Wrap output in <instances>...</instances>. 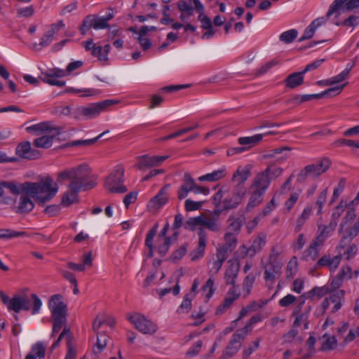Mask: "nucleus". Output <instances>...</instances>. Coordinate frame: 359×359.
I'll return each instance as SVG.
<instances>
[{"label":"nucleus","instance_id":"f257e3e1","mask_svg":"<svg viewBox=\"0 0 359 359\" xmlns=\"http://www.w3.org/2000/svg\"><path fill=\"white\" fill-rule=\"evenodd\" d=\"M359 7V0H334L326 13L325 16L318 18L312 21V22L305 29L302 36L299 39V41L311 39L315 34L316 30L325 25L327 19L332 15H335V18L346 11H351Z\"/></svg>","mask_w":359,"mask_h":359},{"label":"nucleus","instance_id":"f03ea898","mask_svg":"<svg viewBox=\"0 0 359 359\" xmlns=\"http://www.w3.org/2000/svg\"><path fill=\"white\" fill-rule=\"evenodd\" d=\"M57 190V185L50 177L37 182H28L27 194L34 198L39 205L50 201Z\"/></svg>","mask_w":359,"mask_h":359},{"label":"nucleus","instance_id":"7ed1b4c3","mask_svg":"<svg viewBox=\"0 0 359 359\" xmlns=\"http://www.w3.org/2000/svg\"><path fill=\"white\" fill-rule=\"evenodd\" d=\"M90 170L87 165H80L58 172L56 180L61 184L67 180H70L69 184L76 183L77 185L93 187L95 183L90 180Z\"/></svg>","mask_w":359,"mask_h":359},{"label":"nucleus","instance_id":"20e7f679","mask_svg":"<svg viewBox=\"0 0 359 359\" xmlns=\"http://www.w3.org/2000/svg\"><path fill=\"white\" fill-rule=\"evenodd\" d=\"M219 214V211H215L210 215L201 214L198 217H190L186 222L187 228L192 231L197 229L198 232L200 229L206 232L205 229H208L212 232L218 233L222 229Z\"/></svg>","mask_w":359,"mask_h":359},{"label":"nucleus","instance_id":"39448f33","mask_svg":"<svg viewBox=\"0 0 359 359\" xmlns=\"http://www.w3.org/2000/svg\"><path fill=\"white\" fill-rule=\"evenodd\" d=\"M331 161L327 158L317 160L306 165L297 175V182L303 183L307 178L316 180L325 173L330 167Z\"/></svg>","mask_w":359,"mask_h":359},{"label":"nucleus","instance_id":"423d86ee","mask_svg":"<svg viewBox=\"0 0 359 359\" xmlns=\"http://www.w3.org/2000/svg\"><path fill=\"white\" fill-rule=\"evenodd\" d=\"M118 103V101L114 100H105L102 102L89 104L87 106H81L76 108L73 111V116L76 119H92L97 117L101 112L113 104Z\"/></svg>","mask_w":359,"mask_h":359},{"label":"nucleus","instance_id":"0eeeda50","mask_svg":"<svg viewBox=\"0 0 359 359\" xmlns=\"http://www.w3.org/2000/svg\"><path fill=\"white\" fill-rule=\"evenodd\" d=\"M124 168L117 165L105 182V188L111 193H125L127 188L123 185Z\"/></svg>","mask_w":359,"mask_h":359},{"label":"nucleus","instance_id":"6e6552de","mask_svg":"<svg viewBox=\"0 0 359 359\" xmlns=\"http://www.w3.org/2000/svg\"><path fill=\"white\" fill-rule=\"evenodd\" d=\"M261 265L264 269L263 278L265 285L269 290H273L276 280L281 276L283 264H269L262 259Z\"/></svg>","mask_w":359,"mask_h":359},{"label":"nucleus","instance_id":"1a4fd4ad","mask_svg":"<svg viewBox=\"0 0 359 359\" xmlns=\"http://www.w3.org/2000/svg\"><path fill=\"white\" fill-rule=\"evenodd\" d=\"M345 291L343 290H334V291L326 297L321 303L318 311V314L323 315L325 313L330 305L332 304L333 306L331 309L332 313L338 311L341 306L342 302L344 300Z\"/></svg>","mask_w":359,"mask_h":359},{"label":"nucleus","instance_id":"9d476101","mask_svg":"<svg viewBox=\"0 0 359 359\" xmlns=\"http://www.w3.org/2000/svg\"><path fill=\"white\" fill-rule=\"evenodd\" d=\"M346 83L339 85L334 87L330 88L320 93L316 94H308V95H296L291 100H288L287 102H292L294 104H301L305 102L310 101L313 99H321L325 96H334L339 94Z\"/></svg>","mask_w":359,"mask_h":359},{"label":"nucleus","instance_id":"9b49d317","mask_svg":"<svg viewBox=\"0 0 359 359\" xmlns=\"http://www.w3.org/2000/svg\"><path fill=\"white\" fill-rule=\"evenodd\" d=\"M128 320L144 334H153L157 330L156 325L140 313H134L128 316Z\"/></svg>","mask_w":359,"mask_h":359},{"label":"nucleus","instance_id":"f8f14e48","mask_svg":"<svg viewBox=\"0 0 359 359\" xmlns=\"http://www.w3.org/2000/svg\"><path fill=\"white\" fill-rule=\"evenodd\" d=\"M304 301L300 302L294 309L292 316L295 317L292 327H297L300 325H304V330L309 329V318L311 311V306H306L303 308Z\"/></svg>","mask_w":359,"mask_h":359},{"label":"nucleus","instance_id":"ddd939ff","mask_svg":"<svg viewBox=\"0 0 359 359\" xmlns=\"http://www.w3.org/2000/svg\"><path fill=\"white\" fill-rule=\"evenodd\" d=\"M246 191V188L233 187L231 194L228 193L223 199L224 208L231 210L237 208L245 197Z\"/></svg>","mask_w":359,"mask_h":359},{"label":"nucleus","instance_id":"4468645a","mask_svg":"<svg viewBox=\"0 0 359 359\" xmlns=\"http://www.w3.org/2000/svg\"><path fill=\"white\" fill-rule=\"evenodd\" d=\"M65 27V25L62 20H59L56 23L51 24L49 29L40 39L39 43H35L33 45L34 48L36 50H40L43 48L49 46L53 41L54 34Z\"/></svg>","mask_w":359,"mask_h":359},{"label":"nucleus","instance_id":"2eb2a0df","mask_svg":"<svg viewBox=\"0 0 359 359\" xmlns=\"http://www.w3.org/2000/svg\"><path fill=\"white\" fill-rule=\"evenodd\" d=\"M48 306L53 318H65L67 306L62 301V295H53L49 301Z\"/></svg>","mask_w":359,"mask_h":359},{"label":"nucleus","instance_id":"dca6fc26","mask_svg":"<svg viewBox=\"0 0 359 359\" xmlns=\"http://www.w3.org/2000/svg\"><path fill=\"white\" fill-rule=\"evenodd\" d=\"M93 187H87L86 185H77L76 183L69 184L68 190L63 194L62 204L68 207L78 201V194L81 190H87Z\"/></svg>","mask_w":359,"mask_h":359},{"label":"nucleus","instance_id":"f3484780","mask_svg":"<svg viewBox=\"0 0 359 359\" xmlns=\"http://www.w3.org/2000/svg\"><path fill=\"white\" fill-rule=\"evenodd\" d=\"M170 184H165L158 194L148 203L147 207L150 212H155L161 208L168 202V191Z\"/></svg>","mask_w":359,"mask_h":359},{"label":"nucleus","instance_id":"a211bd4d","mask_svg":"<svg viewBox=\"0 0 359 359\" xmlns=\"http://www.w3.org/2000/svg\"><path fill=\"white\" fill-rule=\"evenodd\" d=\"M269 170V168H266L263 171L258 172L250 185V189L266 193L271 183Z\"/></svg>","mask_w":359,"mask_h":359},{"label":"nucleus","instance_id":"6ab92c4d","mask_svg":"<svg viewBox=\"0 0 359 359\" xmlns=\"http://www.w3.org/2000/svg\"><path fill=\"white\" fill-rule=\"evenodd\" d=\"M351 266L348 264H344L339 269L338 273L331 280L330 287L332 290L341 287L345 280L351 279Z\"/></svg>","mask_w":359,"mask_h":359},{"label":"nucleus","instance_id":"aec40b11","mask_svg":"<svg viewBox=\"0 0 359 359\" xmlns=\"http://www.w3.org/2000/svg\"><path fill=\"white\" fill-rule=\"evenodd\" d=\"M341 261V255H337L332 256L330 255H324L317 262L316 264L319 267H326L330 271H335Z\"/></svg>","mask_w":359,"mask_h":359},{"label":"nucleus","instance_id":"412c9836","mask_svg":"<svg viewBox=\"0 0 359 359\" xmlns=\"http://www.w3.org/2000/svg\"><path fill=\"white\" fill-rule=\"evenodd\" d=\"M240 296L241 293L237 291L236 286H231L227 292L222 304L217 307L216 313H223Z\"/></svg>","mask_w":359,"mask_h":359},{"label":"nucleus","instance_id":"4be33fe9","mask_svg":"<svg viewBox=\"0 0 359 359\" xmlns=\"http://www.w3.org/2000/svg\"><path fill=\"white\" fill-rule=\"evenodd\" d=\"M241 337L235 335H232L229 342L223 351L222 355L219 359H229L233 357L238 351L241 346L242 340Z\"/></svg>","mask_w":359,"mask_h":359},{"label":"nucleus","instance_id":"5701e85b","mask_svg":"<svg viewBox=\"0 0 359 359\" xmlns=\"http://www.w3.org/2000/svg\"><path fill=\"white\" fill-rule=\"evenodd\" d=\"M267 243V236L264 232L259 233L256 236L252 238V243L249 246L250 250V257H255L265 247Z\"/></svg>","mask_w":359,"mask_h":359},{"label":"nucleus","instance_id":"b1692460","mask_svg":"<svg viewBox=\"0 0 359 359\" xmlns=\"http://www.w3.org/2000/svg\"><path fill=\"white\" fill-rule=\"evenodd\" d=\"M250 166L249 165L245 167L239 166L232 176V181L236 183L233 187H241L245 188V183L250 177Z\"/></svg>","mask_w":359,"mask_h":359},{"label":"nucleus","instance_id":"393cba45","mask_svg":"<svg viewBox=\"0 0 359 359\" xmlns=\"http://www.w3.org/2000/svg\"><path fill=\"white\" fill-rule=\"evenodd\" d=\"M198 244L195 250L191 253V260L196 261L202 257L204 255L205 248L207 243V233L203 229L198 232Z\"/></svg>","mask_w":359,"mask_h":359},{"label":"nucleus","instance_id":"a878e982","mask_svg":"<svg viewBox=\"0 0 359 359\" xmlns=\"http://www.w3.org/2000/svg\"><path fill=\"white\" fill-rule=\"evenodd\" d=\"M31 197L26 193H23L20 196L16 206V212L20 214L28 213L34 209V203Z\"/></svg>","mask_w":359,"mask_h":359},{"label":"nucleus","instance_id":"bb28decb","mask_svg":"<svg viewBox=\"0 0 359 359\" xmlns=\"http://www.w3.org/2000/svg\"><path fill=\"white\" fill-rule=\"evenodd\" d=\"M229 266L224 273V280L227 285L236 286V279L239 271V263L233 261H229Z\"/></svg>","mask_w":359,"mask_h":359},{"label":"nucleus","instance_id":"cd10ccee","mask_svg":"<svg viewBox=\"0 0 359 359\" xmlns=\"http://www.w3.org/2000/svg\"><path fill=\"white\" fill-rule=\"evenodd\" d=\"M16 154L19 156L27 159H34L39 156L38 151L32 149L29 142L19 144L16 148Z\"/></svg>","mask_w":359,"mask_h":359},{"label":"nucleus","instance_id":"c85d7f7f","mask_svg":"<svg viewBox=\"0 0 359 359\" xmlns=\"http://www.w3.org/2000/svg\"><path fill=\"white\" fill-rule=\"evenodd\" d=\"M2 188H6L10 190L13 194H27L28 182L19 183L13 181H4L1 182Z\"/></svg>","mask_w":359,"mask_h":359},{"label":"nucleus","instance_id":"c756f323","mask_svg":"<svg viewBox=\"0 0 359 359\" xmlns=\"http://www.w3.org/2000/svg\"><path fill=\"white\" fill-rule=\"evenodd\" d=\"M59 135L60 131L56 128V131H53L52 133H48V135H43L34 140V145L39 148H50L53 145L54 138Z\"/></svg>","mask_w":359,"mask_h":359},{"label":"nucleus","instance_id":"7c9ffc66","mask_svg":"<svg viewBox=\"0 0 359 359\" xmlns=\"http://www.w3.org/2000/svg\"><path fill=\"white\" fill-rule=\"evenodd\" d=\"M83 47L86 51H90L91 55L98 59L100 61H106V57L104 56L102 53V47L101 46L96 45L93 39H89L82 43Z\"/></svg>","mask_w":359,"mask_h":359},{"label":"nucleus","instance_id":"2f4dec72","mask_svg":"<svg viewBox=\"0 0 359 359\" xmlns=\"http://www.w3.org/2000/svg\"><path fill=\"white\" fill-rule=\"evenodd\" d=\"M226 175V169L225 167H222L218 170H214L212 172L203 175L198 178L200 182H217L223 179Z\"/></svg>","mask_w":359,"mask_h":359},{"label":"nucleus","instance_id":"473e14b6","mask_svg":"<svg viewBox=\"0 0 359 359\" xmlns=\"http://www.w3.org/2000/svg\"><path fill=\"white\" fill-rule=\"evenodd\" d=\"M26 306L27 311L31 310L32 314L34 315L39 312L42 306V302L39 297L32 293L30 295H26Z\"/></svg>","mask_w":359,"mask_h":359},{"label":"nucleus","instance_id":"72a5a7b5","mask_svg":"<svg viewBox=\"0 0 359 359\" xmlns=\"http://www.w3.org/2000/svg\"><path fill=\"white\" fill-rule=\"evenodd\" d=\"M28 133H34V135H39L43 133H52L56 131V128L52 127L49 122H41L26 128Z\"/></svg>","mask_w":359,"mask_h":359},{"label":"nucleus","instance_id":"f704fd0d","mask_svg":"<svg viewBox=\"0 0 359 359\" xmlns=\"http://www.w3.org/2000/svg\"><path fill=\"white\" fill-rule=\"evenodd\" d=\"M250 196L248 199V203L246 206V210L248 211L251 210L256 206L259 205L263 201V196L265 193L262 192L260 191L250 189Z\"/></svg>","mask_w":359,"mask_h":359},{"label":"nucleus","instance_id":"c9c22d12","mask_svg":"<svg viewBox=\"0 0 359 359\" xmlns=\"http://www.w3.org/2000/svg\"><path fill=\"white\" fill-rule=\"evenodd\" d=\"M304 75L302 72H294L290 74L285 80V86L294 89L301 86L304 82Z\"/></svg>","mask_w":359,"mask_h":359},{"label":"nucleus","instance_id":"e433bc0d","mask_svg":"<svg viewBox=\"0 0 359 359\" xmlns=\"http://www.w3.org/2000/svg\"><path fill=\"white\" fill-rule=\"evenodd\" d=\"M26 295H15L11 298L10 310L19 313L20 311H27L26 306Z\"/></svg>","mask_w":359,"mask_h":359},{"label":"nucleus","instance_id":"4c0bfd02","mask_svg":"<svg viewBox=\"0 0 359 359\" xmlns=\"http://www.w3.org/2000/svg\"><path fill=\"white\" fill-rule=\"evenodd\" d=\"M339 233L341 235V242L346 240H353L359 233V222H355V224L351 227L347 224L344 230L339 231Z\"/></svg>","mask_w":359,"mask_h":359},{"label":"nucleus","instance_id":"58836bf2","mask_svg":"<svg viewBox=\"0 0 359 359\" xmlns=\"http://www.w3.org/2000/svg\"><path fill=\"white\" fill-rule=\"evenodd\" d=\"M331 290L327 286L323 287H314L312 290L304 294V297L307 299H320L325 295L329 294Z\"/></svg>","mask_w":359,"mask_h":359},{"label":"nucleus","instance_id":"ea45409f","mask_svg":"<svg viewBox=\"0 0 359 359\" xmlns=\"http://www.w3.org/2000/svg\"><path fill=\"white\" fill-rule=\"evenodd\" d=\"M264 135L257 134L251 137H242L238 140V143L248 148V150L251 147L257 144L263 139Z\"/></svg>","mask_w":359,"mask_h":359},{"label":"nucleus","instance_id":"a19ab883","mask_svg":"<svg viewBox=\"0 0 359 359\" xmlns=\"http://www.w3.org/2000/svg\"><path fill=\"white\" fill-rule=\"evenodd\" d=\"M321 245L312 241L309 248L304 252L303 257L305 260H315L319 255V247Z\"/></svg>","mask_w":359,"mask_h":359},{"label":"nucleus","instance_id":"79ce46f5","mask_svg":"<svg viewBox=\"0 0 359 359\" xmlns=\"http://www.w3.org/2000/svg\"><path fill=\"white\" fill-rule=\"evenodd\" d=\"M46 349L43 343L38 342L33 345L31 352L29 353L25 359H36L37 358H42L45 356Z\"/></svg>","mask_w":359,"mask_h":359},{"label":"nucleus","instance_id":"37998d69","mask_svg":"<svg viewBox=\"0 0 359 359\" xmlns=\"http://www.w3.org/2000/svg\"><path fill=\"white\" fill-rule=\"evenodd\" d=\"M283 247L279 244H276L273 245L269 252V257L266 263L269 264H282L280 262L278 259V257L283 253Z\"/></svg>","mask_w":359,"mask_h":359},{"label":"nucleus","instance_id":"c03bdc74","mask_svg":"<svg viewBox=\"0 0 359 359\" xmlns=\"http://www.w3.org/2000/svg\"><path fill=\"white\" fill-rule=\"evenodd\" d=\"M332 233L325 228V224H319L318 227L317 234L313 241L323 245L325 241L331 236Z\"/></svg>","mask_w":359,"mask_h":359},{"label":"nucleus","instance_id":"a18cd8bd","mask_svg":"<svg viewBox=\"0 0 359 359\" xmlns=\"http://www.w3.org/2000/svg\"><path fill=\"white\" fill-rule=\"evenodd\" d=\"M224 244L222 245V246L230 250V251H233L238 243L237 235L233 232L226 231L224 236Z\"/></svg>","mask_w":359,"mask_h":359},{"label":"nucleus","instance_id":"49530a36","mask_svg":"<svg viewBox=\"0 0 359 359\" xmlns=\"http://www.w3.org/2000/svg\"><path fill=\"white\" fill-rule=\"evenodd\" d=\"M95 19V15H88L83 18L82 24L79 27L82 35H85L90 28L93 27L94 29Z\"/></svg>","mask_w":359,"mask_h":359},{"label":"nucleus","instance_id":"de8ad7c7","mask_svg":"<svg viewBox=\"0 0 359 359\" xmlns=\"http://www.w3.org/2000/svg\"><path fill=\"white\" fill-rule=\"evenodd\" d=\"M311 211H312V206H311V205L306 206L303 210L301 215L297 218V219L296 221L295 231L297 232L299 231L302 229V226H304L306 221L309 217Z\"/></svg>","mask_w":359,"mask_h":359},{"label":"nucleus","instance_id":"09e8293b","mask_svg":"<svg viewBox=\"0 0 359 359\" xmlns=\"http://www.w3.org/2000/svg\"><path fill=\"white\" fill-rule=\"evenodd\" d=\"M228 222L229 223L226 231L233 232L236 235H238L242 227V221L239 218H235L233 215H231L228 218Z\"/></svg>","mask_w":359,"mask_h":359},{"label":"nucleus","instance_id":"8fccbe9b","mask_svg":"<svg viewBox=\"0 0 359 359\" xmlns=\"http://www.w3.org/2000/svg\"><path fill=\"white\" fill-rule=\"evenodd\" d=\"M255 281V276L253 273H250L245 278L242 287L243 297H247L250 294Z\"/></svg>","mask_w":359,"mask_h":359},{"label":"nucleus","instance_id":"3c124183","mask_svg":"<svg viewBox=\"0 0 359 359\" xmlns=\"http://www.w3.org/2000/svg\"><path fill=\"white\" fill-rule=\"evenodd\" d=\"M139 162L135 165L139 169L142 170L144 168H150L156 165V158L154 156H148L147 155L138 157Z\"/></svg>","mask_w":359,"mask_h":359},{"label":"nucleus","instance_id":"603ef678","mask_svg":"<svg viewBox=\"0 0 359 359\" xmlns=\"http://www.w3.org/2000/svg\"><path fill=\"white\" fill-rule=\"evenodd\" d=\"M39 79L43 82L48 83L51 86H64L65 85V82L63 81L57 80V78L51 76L50 74L45 72H42L41 76H39Z\"/></svg>","mask_w":359,"mask_h":359},{"label":"nucleus","instance_id":"864d4df0","mask_svg":"<svg viewBox=\"0 0 359 359\" xmlns=\"http://www.w3.org/2000/svg\"><path fill=\"white\" fill-rule=\"evenodd\" d=\"M323 339L324 341L322 344V350L330 351L337 346V341L334 336H330L328 334H325L323 336Z\"/></svg>","mask_w":359,"mask_h":359},{"label":"nucleus","instance_id":"5fc2aeb1","mask_svg":"<svg viewBox=\"0 0 359 359\" xmlns=\"http://www.w3.org/2000/svg\"><path fill=\"white\" fill-rule=\"evenodd\" d=\"M337 18L333 19V23L336 25H344L349 27H355L359 25V17L355 15H351L342 22L337 20Z\"/></svg>","mask_w":359,"mask_h":359},{"label":"nucleus","instance_id":"6e6d98bb","mask_svg":"<svg viewBox=\"0 0 359 359\" xmlns=\"http://www.w3.org/2000/svg\"><path fill=\"white\" fill-rule=\"evenodd\" d=\"M194 297V294L192 293H188L184 298L182 304L177 309L179 313H188L191 308V301Z\"/></svg>","mask_w":359,"mask_h":359},{"label":"nucleus","instance_id":"4d7b16f0","mask_svg":"<svg viewBox=\"0 0 359 359\" xmlns=\"http://www.w3.org/2000/svg\"><path fill=\"white\" fill-rule=\"evenodd\" d=\"M297 35L298 32L294 29H292L283 32L280 35L279 39L285 43H290L297 38Z\"/></svg>","mask_w":359,"mask_h":359},{"label":"nucleus","instance_id":"13d9d810","mask_svg":"<svg viewBox=\"0 0 359 359\" xmlns=\"http://www.w3.org/2000/svg\"><path fill=\"white\" fill-rule=\"evenodd\" d=\"M298 270V262L295 257L291 259L287 264L285 274L287 278H292Z\"/></svg>","mask_w":359,"mask_h":359},{"label":"nucleus","instance_id":"bf43d9fd","mask_svg":"<svg viewBox=\"0 0 359 359\" xmlns=\"http://www.w3.org/2000/svg\"><path fill=\"white\" fill-rule=\"evenodd\" d=\"M109 339V337L104 333H97V342L95 344V347L97 349V351L94 350L95 352L100 353L107 346V341Z\"/></svg>","mask_w":359,"mask_h":359},{"label":"nucleus","instance_id":"052dcab7","mask_svg":"<svg viewBox=\"0 0 359 359\" xmlns=\"http://www.w3.org/2000/svg\"><path fill=\"white\" fill-rule=\"evenodd\" d=\"M26 234L25 231H15L8 229H0V237L1 238H13L20 236H23Z\"/></svg>","mask_w":359,"mask_h":359},{"label":"nucleus","instance_id":"680f3d73","mask_svg":"<svg viewBox=\"0 0 359 359\" xmlns=\"http://www.w3.org/2000/svg\"><path fill=\"white\" fill-rule=\"evenodd\" d=\"M356 217L355 210L349 209L346 214V216L344 217L342 222L340 224V226L339 229V231H342L346 227L348 223L353 220Z\"/></svg>","mask_w":359,"mask_h":359},{"label":"nucleus","instance_id":"e2e57ef3","mask_svg":"<svg viewBox=\"0 0 359 359\" xmlns=\"http://www.w3.org/2000/svg\"><path fill=\"white\" fill-rule=\"evenodd\" d=\"M350 207L351 206H348V203H346V201H344V200H341L340 201V203H339V205L334 208L332 213V217L333 219H338L341 217V215L343 214L345 209L346 208H350Z\"/></svg>","mask_w":359,"mask_h":359},{"label":"nucleus","instance_id":"0e129e2a","mask_svg":"<svg viewBox=\"0 0 359 359\" xmlns=\"http://www.w3.org/2000/svg\"><path fill=\"white\" fill-rule=\"evenodd\" d=\"M158 229V224H156L154 227L149 231L145 238V245L149 249L154 248L153 240L155 237Z\"/></svg>","mask_w":359,"mask_h":359},{"label":"nucleus","instance_id":"69168bd1","mask_svg":"<svg viewBox=\"0 0 359 359\" xmlns=\"http://www.w3.org/2000/svg\"><path fill=\"white\" fill-rule=\"evenodd\" d=\"M327 194V189H325L323 191H322L318 196V198L316 201V205L318 208V211H317V215H321L323 212V208L325 203L326 202Z\"/></svg>","mask_w":359,"mask_h":359},{"label":"nucleus","instance_id":"338daca9","mask_svg":"<svg viewBox=\"0 0 359 359\" xmlns=\"http://www.w3.org/2000/svg\"><path fill=\"white\" fill-rule=\"evenodd\" d=\"M350 73V68L344 69L340 74L330 78L331 86L339 83L348 78Z\"/></svg>","mask_w":359,"mask_h":359},{"label":"nucleus","instance_id":"774afa93","mask_svg":"<svg viewBox=\"0 0 359 359\" xmlns=\"http://www.w3.org/2000/svg\"><path fill=\"white\" fill-rule=\"evenodd\" d=\"M214 280L210 278L205 284L202 287V290L205 293V297L209 299L214 293Z\"/></svg>","mask_w":359,"mask_h":359}]
</instances>
